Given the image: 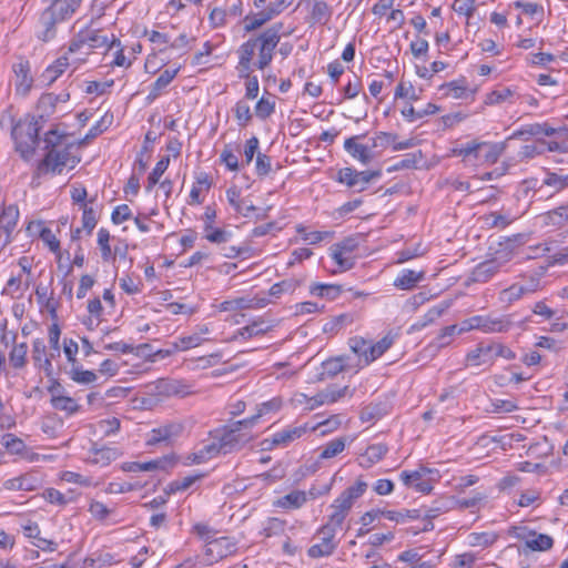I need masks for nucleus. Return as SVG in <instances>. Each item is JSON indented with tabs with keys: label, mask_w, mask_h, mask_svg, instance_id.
Returning <instances> with one entry per match:
<instances>
[{
	"label": "nucleus",
	"mask_w": 568,
	"mask_h": 568,
	"mask_svg": "<svg viewBox=\"0 0 568 568\" xmlns=\"http://www.w3.org/2000/svg\"><path fill=\"white\" fill-rule=\"evenodd\" d=\"M226 199L235 212L242 214L244 217H248L251 212L256 211L253 204H246L244 200H241V191L236 186L226 190Z\"/></svg>",
	"instance_id": "nucleus-30"
},
{
	"label": "nucleus",
	"mask_w": 568,
	"mask_h": 568,
	"mask_svg": "<svg viewBox=\"0 0 568 568\" xmlns=\"http://www.w3.org/2000/svg\"><path fill=\"white\" fill-rule=\"evenodd\" d=\"M443 88L447 90L446 94L455 99H465L469 94L465 79L452 81L443 85Z\"/></svg>",
	"instance_id": "nucleus-58"
},
{
	"label": "nucleus",
	"mask_w": 568,
	"mask_h": 568,
	"mask_svg": "<svg viewBox=\"0 0 568 568\" xmlns=\"http://www.w3.org/2000/svg\"><path fill=\"white\" fill-rule=\"evenodd\" d=\"M459 335L457 332V325H448L440 329L438 335L430 342L429 348L438 351L452 344L454 337Z\"/></svg>",
	"instance_id": "nucleus-43"
},
{
	"label": "nucleus",
	"mask_w": 568,
	"mask_h": 568,
	"mask_svg": "<svg viewBox=\"0 0 568 568\" xmlns=\"http://www.w3.org/2000/svg\"><path fill=\"white\" fill-rule=\"evenodd\" d=\"M552 546V537L546 534H538L536 531H532L528 545L526 546V548H524V551H526V549H529L531 551H547L551 549Z\"/></svg>",
	"instance_id": "nucleus-45"
},
{
	"label": "nucleus",
	"mask_w": 568,
	"mask_h": 568,
	"mask_svg": "<svg viewBox=\"0 0 568 568\" xmlns=\"http://www.w3.org/2000/svg\"><path fill=\"white\" fill-rule=\"evenodd\" d=\"M78 146L72 142L59 149L50 150L39 163L38 170L42 173L52 172L61 174L64 168L74 169L80 162L75 154Z\"/></svg>",
	"instance_id": "nucleus-5"
},
{
	"label": "nucleus",
	"mask_w": 568,
	"mask_h": 568,
	"mask_svg": "<svg viewBox=\"0 0 568 568\" xmlns=\"http://www.w3.org/2000/svg\"><path fill=\"white\" fill-rule=\"evenodd\" d=\"M524 295L526 294L523 290V286H520L517 282L510 285L509 287L500 291L498 298L501 303L509 305L515 301L521 298Z\"/></svg>",
	"instance_id": "nucleus-60"
},
{
	"label": "nucleus",
	"mask_w": 568,
	"mask_h": 568,
	"mask_svg": "<svg viewBox=\"0 0 568 568\" xmlns=\"http://www.w3.org/2000/svg\"><path fill=\"white\" fill-rule=\"evenodd\" d=\"M236 541L231 537H214L205 544L204 561L213 565L236 552Z\"/></svg>",
	"instance_id": "nucleus-8"
},
{
	"label": "nucleus",
	"mask_w": 568,
	"mask_h": 568,
	"mask_svg": "<svg viewBox=\"0 0 568 568\" xmlns=\"http://www.w3.org/2000/svg\"><path fill=\"white\" fill-rule=\"evenodd\" d=\"M283 406V400L281 397H273L272 399L264 402L257 406L256 414L245 418L246 424L255 425L257 420L267 414L278 412Z\"/></svg>",
	"instance_id": "nucleus-36"
},
{
	"label": "nucleus",
	"mask_w": 568,
	"mask_h": 568,
	"mask_svg": "<svg viewBox=\"0 0 568 568\" xmlns=\"http://www.w3.org/2000/svg\"><path fill=\"white\" fill-rule=\"evenodd\" d=\"M68 57L63 55L58 58L52 64H50L42 73V79L48 84L53 83L59 77H61L69 67Z\"/></svg>",
	"instance_id": "nucleus-38"
},
{
	"label": "nucleus",
	"mask_w": 568,
	"mask_h": 568,
	"mask_svg": "<svg viewBox=\"0 0 568 568\" xmlns=\"http://www.w3.org/2000/svg\"><path fill=\"white\" fill-rule=\"evenodd\" d=\"M494 348L491 344L479 343L476 347L469 351L465 357L466 366H481L490 365L494 363Z\"/></svg>",
	"instance_id": "nucleus-16"
},
{
	"label": "nucleus",
	"mask_w": 568,
	"mask_h": 568,
	"mask_svg": "<svg viewBox=\"0 0 568 568\" xmlns=\"http://www.w3.org/2000/svg\"><path fill=\"white\" fill-rule=\"evenodd\" d=\"M121 456V452L114 447H95L91 448V457L89 463L93 465H100L102 467L110 465L111 462L115 460Z\"/></svg>",
	"instance_id": "nucleus-23"
},
{
	"label": "nucleus",
	"mask_w": 568,
	"mask_h": 568,
	"mask_svg": "<svg viewBox=\"0 0 568 568\" xmlns=\"http://www.w3.org/2000/svg\"><path fill=\"white\" fill-rule=\"evenodd\" d=\"M282 22H275L263 32L243 42L236 53L240 78L246 79L245 98L253 100L258 95L260 84L256 75H251L253 65L264 70L273 60L274 50L281 41Z\"/></svg>",
	"instance_id": "nucleus-1"
},
{
	"label": "nucleus",
	"mask_w": 568,
	"mask_h": 568,
	"mask_svg": "<svg viewBox=\"0 0 568 568\" xmlns=\"http://www.w3.org/2000/svg\"><path fill=\"white\" fill-rule=\"evenodd\" d=\"M44 115L26 116L12 129L11 135L16 143V151L21 158L29 161L34 155L39 143V132L43 128Z\"/></svg>",
	"instance_id": "nucleus-2"
},
{
	"label": "nucleus",
	"mask_w": 568,
	"mask_h": 568,
	"mask_svg": "<svg viewBox=\"0 0 568 568\" xmlns=\"http://www.w3.org/2000/svg\"><path fill=\"white\" fill-rule=\"evenodd\" d=\"M399 478L406 487H413L418 493L429 494L434 488V483L439 478V471L422 465L412 471L403 470Z\"/></svg>",
	"instance_id": "nucleus-6"
},
{
	"label": "nucleus",
	"mask_w": 568,
	"mask_h": 568,
	"mask_svg": "<svg viewBox=\"0 0 568 568\" xmlns=\"http://www.w3.org/2000/svg\"><path fill=\"white\" fill-rule=\"evenodd\" d=\"M184 430V426L180 422H171L158 428H153L150 433L148 445H156L160 443H170L180 437Z\"/></svg>",
	"instance_id": "nucleus-11"
},
{
	"label": "nucleus",
	"mask_w": 568,
	"mask_h": 568,
	"mask_svg": "<svg viewBox=\"0 0 568 568\" xmlns=\"http://www.w3.org/2000/svg\"><path fill=\"white\" fill-rule=\"evenodd\" d=\"M516 94V90L509 87H500L491 92H489L485 98V104L495 105L500 104L506 101H511L514 95Z\"/></svg>",
	"instance_id": "nucleus-48"
},
{
	"label": "nucleus",
	"mask_w": 568,
	"mask_h": 568,
	"mask_svg": "<svg viewBox=\"0 0 568 568\" xmlns=\"http://www.w3.org/2000/svg\"><path fill=\"white\" fill-rule=\"evenodd\" d=\"M170 164V158L163 156L154 166L152 172L148 176L146 191H151L155 184L159 183L161 176L166 171Z\"/></svg>",
	"instance_id": "nucleus-56"
},
{
	"label": "nucleus",
	"mask_w": 568,
	"mask_h": 568,
	"mask_svg": "<svg viewBox=\"0 0 568 568\" xmlns=\"http://www.w3.org/2000/svg\"><path fill=\"white\" fill-rule=\"evenodd\" d=\"M50 404L55 410L63 412L67 416L77 414L81 408L74 398L63 394L50 398Z\"/></svg>",
	"instance_id": "nucleus-37"
},
{
	"label": "nucleus",
	"mask_w": 568,
	"mask_h": 568,
	"mask_svg": "<svg viewBox=\"0 0 568 568\" xmlns=\"http://www.w3.org/2000/svg\"><path fill=\"white\" fill-rule=\"evenodd\" d=\"M32 361L34 366L42 369L47 377H52L53 365L51 353L47 354V346L41 338H37L32 342Z\"/></svg>",
	"instance_id": "nucleus-13"
},
{
	"label": "nucleus",
	"mask_w": 568,
	"mask_h": 568,
	"mask_svg": "<svg viewBox=\"0 0 568 568\" xmlns=\"http://www.w3.org/2000/svg\"><path fill=\"white\" fill-rule=\"evenodd\" d=\"M332 17V8L324 0H314L310 9V21L313 24H325Z\"/></svg>",
	"instance_id": "nucleus-31"
},
{
	"label": "nucleus",
	"mask_w": 568,
	"mask_h": 568,
	"mask_svg": "<svg viewBox=\"0 0 568 568\" xmlns=\"http://www.w3.org/2000/svg\"><path fill=\"white\" fill-rule=\"evenodd\" d=\"M221 440L219 436L214 435V440L211 444L203 446L197 453H193L187 456L190 464H202L205 460L222 454V447L220 448Z\"/></svg>",
	"instance_id": "nucleus-27"
},
{
	"label": "nucleus",
	"mask_w": 568,
	"mask_h": 568,
	"mask_svg": "<svg viewBox=\"0 0 568 568\" xmlns=\"http://www.w3.org/2000/svg\"><path fill=\"white\" fill-rule=\"evenodd\" d=\"M357 245L358 244L354 237H346L331 246L329 255L336 264V268L333 270V273L345 272L353 268L355 265V258L352 254L357 248Z\"/></svg>",
	"instance_id": "nucleus-7"
},
{
	"label": "nucleus",
	"mask_w": 568,
	"mask_h": 568,
	"mask_svg": "<svg viewBox=\"0 0 568 568\" xmlns=\"http://www.w3.org/2000/svg\"><path fill=\"white\" fill-rule=\"evenodd\" d=\"M481 332L486 334L506 333L513 327L510 315L491 316L483 315Z\"/></svg>",
	"instance_id": "nucleus-18"
},
{
	"label": "nucleus",
	"mask_w": 568,
	"mask_h": 568,
	"mask_svg": "<svg viewBox=\"0 0 568 568\" xmlns=\"http://www.w3.org/2000/svg\"><path fill=\"white\" fill-rule=\"evenodd\" d=\"M331 508L333 509V513L329 515V518L331 521L336 525H343L352 509L339 496L332 503Z\"/></svg>",
	"instance_id": "nucleus-51"
},
{
	"label": "nucleus",
	"mask_w": 568,
	"mask_h": 568,
	"mask_svg": "<svg viewBox=\"0 0 568 568\" xmlns=\"http://www.w3.org/2000/svg\"><path fill=\"white\" fill-rule=\"evenodd\" d=\"M253 425L246 424L245 418L216 430V435L221 440L222 455H227L242 449L246 444L253 440Z\"/></svg>",
	"instance_id": "nucleus-4"
},
{
	"label": "nucleus",
	"mask_w": 568,
	"mask_h": 568,
	"mask_svg": "<svg viewBox=\"0 0 568 568\" xmlns=\"http://www.w3.org/2000/svg\"><path fill=\"white\" fill-rule=\"evenodd\" d=\"M13 71L17 78L16 88L18 92L27 93L30 91L33 79L30 74V64L28 61H20L14 64Z\"/></svg>",
	"instance_id": "nucleus-25"
},
{
	"label": "nucleus",
	"mask_w": 568,
	"mask_h": 568,
	"mask_svg": "<svg viewBox=\"0 0 568 568\" xmlns=\"http://www.w3.org/2000/svg\"><path fill=\"white\" fill-rule=\"evenodd\" d=\"M41 483L37 476L27 473L14 478L7 479L3 487L8 490L33 491L40 487Z\"/></svg>",
	"instance_id": "nucleus-17"
},
{
	"label": "nucleus",
	"mask_w": 568,
	"mask_h": 568,
	"mask_svg": "<svg viewBox=\"0 0 568 568\" xmlns=\"http://www.w3.org/2000/svg\"><path fill=\"white\" fill-rule=\"evenodd\" d=\"M221 162L230 170L237 171L240 169L239 158L231 144H226L220 155Z\"/></svg>",
	"instance_id": "nucleus-62"
},
{
	"label": "nucleus",
	"mask_w": 568,
	"mask_h": 568,
	"mask_svg": "<svg viewBox=\"0 0 568 568\" xmlns=\"http://www.w3.org/2000/svg\"><path fill=\"white\" fill-rule=\"evenodd\" d=\"M201 478V475H190L183 478L176 479L168 485L164 489L166 495L174 494L176 491H183L189 489L196 480Z\"/></svg>",
	"instance_id": "nucleus-55"
},
{
	"label": "nucleus",
	"mask_w": 568,
	"mask_h": 568,
	"mask_svg": "<svg viewBox=\"0 0 568 568\" xmlns=\"http://www.w3.org/2000/svg\"><path fill=\"white\" fill-rule=\"evenodd\" d=\"M179 71L180 67L173 70H164L155 80V82L150 87L146 99L149 101H154L156 98H159L161 93L166 89V87L173 81Z\"/></svg>",
	"instance_id": "nucleus-28"
},
{
	"label": "nucleus",
	"mask_w": 568,
	"mask_h": 568,
	"mask_svg": "<svg viewBox=\"0 0 568 568\" xmlns=\"http://www.w3.org/2000/svg\"><path fill=\"white\" fill-rule=\"evenodd\" d=\"M307 503L306 491L304 490H293L281 498H277L273 506L277 508H283L286 510L298 509L303 507Z\"/></svg>",
	"instance_id": "nucleus-24"
},
{
	"label": "nucleus",
	"mask_w": 568,
	"mask_h": 568,
	"mask_svg": "<svg viewBox=\"0 0 568 568\" xmlns=\"http://www.w3.org/2000/svg\"><path fill=\"white\" fill-rule=\"evenodd\" d=\"M425 276L423 271L404 270L395 278L394 286L399 290H412L419 283Z\"/></svg>",
	"instance_id": "nucleus-32"
},
{
	"label": "nucleus",
	"mask_w": 568,
	"mask_h": 568,
	"mask_svg": "<svg viewBox=\"0 0 568 568\" xmlns=\"http://www.w3.org/2000/svg\"><path fill=\"white\" fill-rule=\"evenodd\" d=\"M62 20L58 19L55 14L49 9V7L41 13L40 23L43 27V40L47 41L54 36L55 24Z\"/></svg>",
	"instance_id": "nucleus-50"
},
{
	"label": "nucleus",
	"mask_w": 568,
	"mask_h": 568,
	"mask_svg": "<svg viewBox=\"0 0 568 568\" xmlns=\"http://www.w3.org/2000/svg\"><path fill=\"white\" fill-rule=\"evenodd\" d=\"M82 0H51L49 9L58 19L64 21L70 19L80 8Z\"/></svg>",
	"instance_id": "nucleus-21"
},
{
	"label": "nucleus",
	"mask_w": 568,
	"mask_h": 568,
	"mask_svg": "<svg viewBox=\"0 0 568 568\" xmlns=\"http://www.w3.org/2000/svg\"><path fill=\"white\" fill-rule=\"evenodd\" d=\"M497 540L495 532H471L469 535V544L473 547H488Z\"/></svg>",
	"instance_id": "nucleus-63"
},
{
	"label": "nucleus",
	"mask_w": 568,
	"mask_h": 568,
	"mask_svg": "<svg viewBox=\"0 0 568 568\" xmlns=\"http://www.w3.org/2000/svg\"><path fill=\"white\" fill-rule=\"evenodd\" d=\"M17 333H11L10 341L16 343ZM28 345L26 342L14 344L9 353V364L14 369H22L27 365Z\"/></svg>",
	"instance_id": "nucleus-29"
},
{
	"label": "nucleus",
	"mask_w": 568,
	"mask_h": 568,
	"mask_svg": "<svg viewBox=\"0 0 568 568\" xmlns=\"http://www.w3.org/2000/svg\"><path fill=\"white\" fill-rule=\"evenodd\" d=\"M381 171H356L353 168H343L338 171L336 181L348 187L362 192L366 190L368 183L381 176Z\"/></svg>",
	"instance_id": "nucleus-9"
},
{
	"label": "nucleus",
	"mask_w": 568,
	"mask_h": 568,
	"mask_svg": "<svg viewBox=\"0 0 568 568\" xmlns=\"http://www.w3.org/2000/svg\"><path fill=\"white\" fill-rule=\"evenodd\" d=\"M500 270V263L497 260H488L474 267L470 280L476 283L488 282Z\"/></svg>",
	"instance_id": "nucleus-19"
},
{
	"label": "nucleus",
	"mask_w": 568,
	"mask_h": 568,
	"mask_svg": "<svg viewBox=\"0 0 568 568\" xmlns=\"http://www.w3.org/2000/svg\"><path fill=\"white\" fill-rule=\"evenodd\" d=\"M549 186L554 192H559L568 186V174L547 172L542 181V186Z\"/></svg>",
	"instance_id": "nucleus-52"
},
{
	"label": "nucleus",
	"mask_w": 568,
	"mask_h": 568,
	"mask_svg": "<svg viewBox=\"0 0 568 568\" xmlns=\"http://www.w3.org/2000/svg\"><path fill=\"white\" fill-rule=\"evenodd\" d=\"M88 511L91 516L99 521H104L109 516L114 513V509L109 508L105 504L92 499L89 503Z\"/></svg>",
	"instance_id": "nucleus-57"
},
{
	"label": "nucleus",
	"mask_w": 568,
	"mask_h": 568,
	"mask_svg": "<svg viewBox=\"0 0 568 568\" xmlns=\"http://www.w3.org/2000/svg\"><path fill=\"white\" fill-rule=\"evenodd\" d=\"M349 393L348 386H344L342 388L336 387H327L324 390L317 393L315 396L311 397V406L306 407V410H314L317 407L325 404H333L346 396Z\"/></svg>",
	"instance_id": "nucleus-14"
},
{
	"label": "nucleus",
	"mask_w": 568,
	"mask_h": 568,
	"mask_svg": "<svg viewBox=\"0 0 568 568\" xmlns=\"http://www.w3.org/2000/svg\"><path fill=\"white\" fill-rule=\"evenodd\" d=\"M205 339L200 336L199 333H193L189 336H182L176 342L172 344V349L160 351V353H164V355H170L176 351H186L192 347H196L201 345Z\"/></svg>",
	"instance_id": "nucleus-41"
},
{
	"label": "nucleus",
	"mask_w": 568,
	"mask_h": 568,
	"mask_svg": "<svg viewBox=\"0 0 568 568\" xmlns=\"http://www.w3.org/2000/svg\"><path fill=\"white\" fill-rule=\"evenodd\" d=\"M70 143L69 135L59 131L57 126L50 129L43 136V150H45L47 153L50 150L59 149Z\"/></svg>",
	"instance_id": "nucleus-33"
},
{
	"label": "nucleus",
	"mask_w": 568,
	"mask_h": 568,
	"mask_svg": "<svg viewBox=\"0 0 568 568\" xmlns=\"http://www.w3.org/2000/svg\"><path fill=\"white\" fill-rule=\"evenodd\" d=\"M159 392L164 396L186 397L194 394L193 385L182 379H161Z\"/></svg>",
	"instance_id": "nucleus-15"
},
{
	"label": "nucleus",
	"mask_w": 568,
	"mask_h": 568,
	"mask_svg": "<svg viewBox=\"0 0 568 568\" xmlns=\"http://www.w3.org/2000/svg\"><path fill=\"white\" fill-rule=\"evenodd\" d=\"M300 286V282L295 278H287L273 284L268 291V295L278 298L284 293H293Z\"/></svg>",
	"instance_id": "nucleus-54"
},
{
	"label": "nucleus",
	"mask_w": 568,
	"mask_h": 568,
	"mask_svg": "<svg viewBox=\"0 0 568 568\" xmlns=\"http://www.w3.org/2000/svg\"><path fill=\"white\" fill-rule=\"evenodd\" d=\"M113 47H120V40L113 33L109 36L103 30L87 28L81 30L70 42L68 52L74 53L83 48L87 49L85 53L94 49L109 51Z\"/></svg>",
	"instance_id": "nucleus-3"
},
{
	"label": "nucleus",
	"mask_w": 568,
	"mask_h": 568,
	"mask_svg": "<svg viewBox=\"0 0 568 568\" xmlns=\"http://www.w3.org/2000/svg\"><path fill=\"white\" fill-rule=\"evenodd\" d=\"M33 226L40 227L39 236L51 252H60V241L49 227L42 226L41 222H30L27 230L30 231Z\"/></svg>",
	"instance_id": "nucleus-44"
},
{
	"label": "nucleus",
	"mask_w": 568,
	"mask_h": 568,
	"mask_svg": "<svg viewBox=\"0 0 568 568\" xmlns=\"http://www.w3.org/2000/svg\"><path fill=\"white\" fill-rule=\"evenodd\" d=\"M455 507L454 499L450 497L439 498L433 503L429 507H424V518L428 519V526L424 527V530L433 529L432 519L437 518L439 515L448 513Z\"/></svg>",
	"instance_id": "nucleus-20"
},
{
	"label": "nucleus",
	"mask_w": 568,
	"mask_h": 568,
	"mask_svg": "<svg viewBox=\"0 0 568 568\" xmlns=\"http://www.w3.org/2000/svg\"><path fill=\"white\" fill-rule=\"evenodd\" d=\"M233 111L239 125L246 126L252 119L250 105L245 101L240 100L236 102Z\"/></svg>",
	"instance_id": "nucleus-64"
},
{
	"label": "nucleus",
	"mask_w": 568,
	"mask_h": 568,
	"mask_svg": "<svg viewBox=\"0 0 568 568\" xmlns=\"http://www.w3.org/2000/svg\"><path fill=\"white\" fill-rule=\"evenodd\" d=\"M393 343L394 337L390 334H387L381 341L374 344L369 343V349L366 361H364V365H368L378 357H381L393 345Z\"/></svg>",
	"instance_id": "nucleus-40"
},
{
	"label": "nucleus",
	"mask_w": 568,
	"mask_h": 568,
	"mask_svg": "<svg viewBox=\"0 0 568 568\" xmlns=\"http://www.w3.org/2000/svg\"><path fill=\"white\" fill-rule=\"evenodd\" d=\"M19 209L16 204L4 206L0 213V229L7 234V241L17 226L19 220Z\"/></svg>",
	"instance_id": "nucleus-26"
},
{
	"label": "nucleus",
	"mask_w": 568,
	"mask_h": 568,
	"mask_svg": "<svg viewBox=\"0 0 568 568\" xmlns=\"http://www.w3.org/2000/svg\"><path fill=\"white\" fill-rule=\"evenodd\" d=\"M448 307H449V304L446 302H443L438 305L433 306L422 317L419 326L426 327L427 325L433 324L437 318H439L448 310Z\"/></svg>",
	"instance_id": "nucleus-61"
},
{
	"label": "nucleus",
	"mask_w": 568,
	"mask_h": 568,
	"mask_svg": "<svg viewBox=\"0 0 568 568\" xmlns=\"http://www.w3.org/2000/svg\"><path fill=\"white\" fill-rule=\"evenodd\" d=\"M439 111V106L434 103H427L424 109L416 110L413 105H407L402 109L400 113L408 122H415L427 115L436 114Z\"/></svg>",
	"instance_id": "nucleus-39"
},
{
	"label": "nucleus",
	"mask_w": 568,
	"mask_h": 568,
	"mask_svg": "<svg viewBox=\"0 0 568 568\" xmlns=\"http://www.w3.org/2000/svg\"><path fill=\"white\" fill-rule=\"evenodd\" d=\"M366 489L367 483L364 481L362 478H358L356 479L354 485L347 487L344 491H342L339 497L352 508L354 503L364 495Z\"/></svg>",
	"instance_id": "nucleus-42"
},
{
	"label": "nucleus",
	"mask_w": 568,
	"mask_h": 568,
	"mask_svg": "<svg viewBox=\"0 0 568 568\" xmlns=\"http://www.w3.org/2000/svg\"><path fill=\"white\" fill-rule=\"evenodd\" d=\"M308 429L311 428L308 427L307 424L300 426H290L281 432L273 434L271 438H265L262 442L263 449H272L275 446L286 447L292 442L304 436L308 432Z\"/></svg>",
	"instance_id": "nucleus-10"
},
{
	"label": "nucleus",
	"mask_w": 568,
	"mask_h": 568,
	"mask_svg": "<svg viewBox=\"0 0 568 568\" xmlns=\"http://www.w3.org/2000/svg\"><path fill=\"white\" fill-rule=\"evenodd\" d=\"M365 134L354 135L345 140L344 149L354 159L363 164H368L375 154L371 151L367 144H363L359 140L364 139Z\"/></svg>",
	"instance_id": "nucleus-12"
},
{
	"label": "nucleus",
	"mask_w": 568,
	"mask_h": 568,
	"mask_svg": "<svg viewBox=\"0 0 568 568\" xmlns=\"http://www.w3.org/2000/svg\"><path fill=\"white\" fill-rule=\"evenodd\" d=\"M346 447V438L338 437L326 443L320 453V459H329L341 454Z\"/></svg>",
	"instance_id": "nucleus-49"
},
{
	"label": "nucleus",
	"mask_w": 568,
	"mask_h": 568,
	"mask_svg": "<svg viewBox=\"0 0 568 568\" xmlns=\"http://www.w3.org/2000/svg\"><path fill=\"white\" fill-rule=\"evenodd\" d=\"M388 413L387 405L383 402L371 403L361 410L359 418L364 423H373Z\"/></svg>",
	"instance_id": "nucleus-35"
},
{
	"label": "nucleus",
	"mask_w": 568,
	"mask_h": 568,
	"mask_svg": "<svg viewBox=\"0 0 568 568\" xmlns=\"http://www.w3.org/2000/svg\"><path fill=\"white\" fill-rule=\"evenodd\" d=\"M110 239L111 235L106 229L101 227L98 231V245L101 251V257L105 262H109L113 257L112 250L110 246Z\"/></svg>",
	"instance_id": "nucleus-59"
},
{
	"label": "nucleus",
	"mask_w": 568,
	"mask_h": 568,
	"mask_svg": "<svg viewBox=\"0 0 568 568\" xmlns=\"http://www.w3.org/2000/svg\"><path fill=\"white\" fill-rule=\"evenodd\" d=\"M310 293L312 295L324 297L327 300H335L341 295L342 286L335 284L313 283L310 286Z\"/></svg>",
	"instance_id": "nucleus-46"
},
{
	"label": "nucleus",
	"mask_w": 568,
	"mask_h": 568,
	"mask_svg": "<svg viewBox=\"0 0 568 568\" xmlns=\"http://www.w3.org/2000/svg\"><path fill=\"white\" fill-rule=\"evenodd\" d=\"M274 327L273 324L266 322L264 318L260 317L248 325L237 329L234 338L242 337L243 339H248L254 336L264 335L270 332Z\"/></svg>",
	"instance_id": "nucleus-22"
},
{
	"label": "nucleus",
	"mask_w": 568,
	"mask_h": 568,
	"mask_svg": "<svg viewBox=\"0 0 568 568\" xmlns=\"http://www.w3.org/2000/svg\"><path fill=\"white\" fill-rule=\"evenodd\" d=\"M483 145V151L480 153V160L486 163L494 164L498 161L500 155L504 153L506 144L504 142L500 143H486L480 142Z\"/></svg>",
	"instance_id": "nucleus-47"
},
{
	"label": "nucleus",
	"mask_w": 568,
	"mask_h": 568,
	"mask_svg": "<svg viewBox=\"0 0 568 568\" xmlns=\"http://www.w3.org/2000/svg\"><path fill=\"white\" fill-rule=\"evenodd\" d=\"M337 545L335 541H327L324 538H321L320 544H315L308 548L307 555L311 558L326 557L332 555Z\"/></svg>",
	"instance_id": "nucleus-53"
},
{
	"label": "nucleus",
	"mask_w": 568,
	"mask_h": 568,
	"mask_svg": "<svg viewBox=\"0 0 568 568\" xmlns=\"http://www.w3.org/2000/svg\"><path fill=\"white\" fill-rule=\"evenodd\" d=\"M271 20H273V18L267 13L265 9L260 10L255 13L252 12L245 16V18L243 19V30L245 33H251L255 30H258Z\"/></svg>",
	"instance_id": "nucleus-34"
}]
</instances>
